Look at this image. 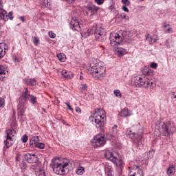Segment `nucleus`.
<instances>
[{"mask_svg": "<svg viewBox=\"0 0 176 176\" xmlns=\"http://www.w3.org/2000/svg\"><path fill=\"white\" fill-rule=\"evenodd\" d=\"M8 52V45L5 43H0V59L6 54Z\"/></svg>", "mask_w": 176, "mask_h": 176, "instance_id": "obj_18", "label": "nucleus"}, {"mask_svg": "<svg viewBox=\"0 0 176 176\" xmlns=\"http://www.w3.org/2000/svg\"><path fill=\"white\" fill-rule=\"evenodd\" d=\"M151 68H153L154 69H156L157 68V63H151L150 65Z\"/></svg>", "mask_w": 176, "mask_h": 176, "instance_id": "obj_42", "label": "nucleus"}, {"mask_svg": "<svg viewBox=\"0 0 176 176\" xmlns=\"http://www.w3.org/2000/svg\"><path fill=\"white\" fill-rule=\"evenodd\" d=\"M126 53L127 52L124 48H118L117 50L118 56H124V54H126Z\"/></svg>", "mask_w": 176, "mask_h": 176, "instance_id": "obj_31", "label": "nucleus"}, {"mask_svg": "<svg viewBox=\"0 0 176 176\" xmlns=\"http://www.w3.org/2000/svg\"><path fill=\"white\" fill-rule=\"evenodd\" d=\"M40 6H45V8H50V2L49 0H38Z\"/></svg>", "mask_w": 176, "mask_h": 176, "instance_id": "obj_27", "label": "nucleus"}, {"mask_svg": "<svg viewBox=\"0 0 176 176\" xmlns=\"http://www.w3.org/2000/svg\"><path fill=\"white\" fill-rule=\"evenodd\" d=\"M48 35H49L50 38H52V39H54V38H56V34L54 33L52 31H50L48 32Z\"/></svg>", "mask_w": 176, "mask_h": 176, "instance_id": "obj_39", "label": "nucleus"}, {"mask_svg": "<svg viewBox=\"0 0 176 176\" xmlns=\"http://www.w3.org/2000/svg\"><path fill=\"white\" fill-rule=\"evenodd\" d=\"M134 82L136 87H142V86L146 87V85L149 86V79H148V77L146 76L135 77Z\"/></svg>", "mask_w": 176, "mask_h": 176, "instance_id": "obj_11", "label": "nucleus"}, {"mask_svg": "<svg viewBox=\"0 0 176 176\" xmlns=\"http://www.w3.org/2000/svg\"><path fill=\"white\" fill-rule=\"evenodd\" d=\"M114 96H116V97H118V98H122V93L120 92V90H114Z\"/></svg>", "mask_w": 176, "mask_h": 176, "instance_id": "obj_34", "label": "nucleus"}, {"mask_svg": "<svg viewBox=\"0 0 176 176\" xmlns=\"http://www.w3.org/2000/svg\"><path fill=\"white\" fill-rule=\"evenodd\" d=\"M104 171H105L106 174L113 175V170L112 168V166L105 165Z\"/></svg>", "mask_w": 176, "mask_h": 176, "instance_id": "obj_28", "label": "nucleus"}, {"mask_svg": "<svg viewBox=\"0 0 176 176\" xmlns=\"http://www.w3.org/2000/svg\"><path fill=\"white\" fill-rule=\"evenodd\" d=\"M122 2L124 6H129V5H130V1L129 0H122Z\"/></svg>", "mask_w": 176, "mask_h": 176, "instance_id": "obj_44", "label": "nucleus"}, {"mask_svg": "<svg viewBox=\"0 0 176 176\" xmlns=\"http://www.w3.org/2000/svg\"><path fill=\"white\" fill-rule=\"evenodd\" d=\"M57 58L59 60V61H61L62 63H64V61H65V54L63 53L58 54Z\"/></svg>", "mask_w": 176, "mask_h": 176, "instance_id": "obj_32", "label": "nucleus"}, {"mask_svg": "<svg viewBox=\"0 0 176 176\" xmlns=\"http://www.w3.org/2000/svg\"><path fill=\"white\" fill-rule=\"evenodd\" d=\"M99 10L100 7L92 3H89L85 7V13L87 16L91 17V16H94V14H96Z\"/></svg>", "mask_w": 176, "mask_h": 176, "instance_id": "obj_12", "label": "nucleus"}, {"mask_svg": "<svg viewBox=\"0 0 176 176\" xmlns=\"http://www.w3.org/2000/svg\"><path fill=\"white\" fill-rule=\"evenodd\" d=\"M24 159L26 160V162H28V163H30V164L36 163V162H38V156H36L35 154H31L30 153H28L26 155H25Z\"/></svg>", "mask_w": 176, "mask_h": 176, "instance_id": "obj_14", "label": "nucleus"}, {"mask_svg": "<svg viewBox=\"0 0 176 176\" xmlns=\"http://www.w3.org/2000/svg\"><path fill=\"white\" fill-rule=\"evenodd\" d=\"M113 135H118V129H113Z\"/></svg>", "mask_w": 176, "mask_h": 176, "instance_id": "obj_50", "label": "nucleus"}, {"mask_svg": "<svg viewBox=\"0 0 176 176\" xmlns=\"http://www.w3.org/2000/svg\"><path fill=\"white\" fill-rule=\"evenodd\" d=\"M6 140H4L5 146L6 148H10L13 145V137L16 134L14 129L6 130Z\"/></svg>", "mask_w": 176, "mask_h": 176, "instance_id": "obj_10", "label": "nucleus"}, {"mask_svg": "<svg viewBox=\"0 0 176 176\" xmlns=\"http://www.w3.org/2000/svg\"><path fill=\"white\" fill-rule=\"evenodd\" d=\"M80 80H82L83 76H80Z\"/></svg>", "mask_w": 176, "mask_h": 176, "instance_id": "obj_59", "label": "nucleus"}, {"mask_svg": "<svg viewBox=\"0 0 176 176\" xmlns=\"http://www.w3.org/2000/svg\"><path fill=\"white\" fill-rule=\"evenodd\" d=\"M93 34H94L96 39L99 41V42H104V41L107 39V36L104 34V28H102L101 25H94L86 32H84L82 35L86 38L90 36V35H93Z\"/></svg>", "mask_w": 176, "mask_h": 176, "instance_id": "obj_5", "label": "nucleus"}, {"mask_svg": "<svg viewBox=\"0 0 176 176\" xmlns=\"http://www.w3.org/2000/svg\"><path fill=\"white\" fill-rule=\"evenodd\" d=\"M151 69L149 67H145L144 69L142 71L143 75H149L151 74Z\"/></svg>", "mask_w": 176, "mask_h": 176, "instance_id": "obj_33", "label": "nucleus"}, {"mask_svg": "<svg viewBox=\"0 0 176 176\" xmlns=\"http://www.w3.org/2000/svg\"><path fill=\"white\" fill-rule=\"evenodd\" d=\"M32 41H33L34 45H35V46H38L39 43V38H38V36L32 37Z\"/></svg>", "mask_w": 176, "mask_h": 176, "instance_id": "obj_35", "label": "nucleus"}, {"mask_svg": "<svg viewBox=\"0 0 176 176\" xmlns=\"http://www.w3.org/2000/svg\"><path fill=\"white\" fill-rule=\"evenodd\" d=\"M36 98H37L35 96L30 94L28 88H25V91L22 93V95L19 98V103L17 105L19 112L24 113L27 108L25 105H27L28 100H30L31 104H36Z\"/></svg>", "mask_w": 176, "mask_h": 176, "instance_id": "obj_3", "label": "nucleus"}, {"mask_svg": "<svg viewBox=\"0 0 176 176\" xmlns=\"http://www.w3.org/2000/svg\"><path fill=\"white\" fill-rule=\"evenodd\" d=\"M70 28H72L73 31L79 32L82 30V25L76 18H73L70 22Z\"/></svg>", "mask_w": 176, "mask_h": 176, "instance_id": "obj_13", "label": "nucleus"}, {"mask_svg": "<svg viewBox=\"0 0 176 176\" xmlns=\"http://www.w3.org/2000/svg\"><path fill=\"white\" fill-rule=\"evenodd\" d=\"M165 45L167 47H170V38H168L165 41Z\"/></svg>", "mask_w": 176, "mask_h": 176, "instance_id": "obj_47", "label": "nucleus"}, {"mask_svg": "<svg viewBox=\"0 0 176 176\" xmlns=\"http://www.w3.org/2000/svg\"><path fill=\"white\" fill-rule=\"evenodd\" d=\"M1 34H2V28H1V27H0V35H1Z\"/></svg>", "mask_w": 176, "mask_h": 176, "instance_id": "obj_58", "label": "nucleus"}, {"mask_svg": "<svg viewBox=\"0 0 176 176\" xmlns=\"http://www.w3.org/2000/svg\"><path fill=\"white\" fill-rule=\"evenodd\" d=\"M123 42V36L122 33H114L110 35V45L112 47H118Z\"/></svg>", "mask_w": 176, "mask_h": 176, "instance_id": "obj_8", "label": "nucleus"}, {"mask_svg": "<svg viewBox=\"0 0 176 176\" xmlns=\"http://www.w3.org/2000/svg\"><path fill=\"white\" fill-rule=\"evenodd\" d=\"M65 104L67 105L68 109H69V111H74V109H72L71 107V105L69 104V102H65Z\"/></svg>", "mask_w": 176, "mask_h": 176, "instance_id": "obj_49", "label": "nucleus"}, {"mask_svg": "<svg viewBox=\"0 0 176 176\" xmlns=\"http://www.w3.org/2000/svg\"><path fill=\"white\" fill-rule=\"evenodd\" d=\"M76 174H78V175H83V174H85V167L82 166H78Z\"/></svg>", "mask_w": 176, "mask_h": 176, "instance_id": "obj_29", "label": "nucleus"}, {"mask_svg": "<svg viewBox=\"0 0 176 176\" xmlns=\"http://www.w3.org/2000/svg\"><path fill=\"white\" fill-rule=\"evenodd\" d=\"M76 112H77L78 113H82V109H80V107H76Z\"/></svg>", "mask_w": 176, "mask_h": 176, "instance_id": "obj_48", "label": "nucleus"}, {"mask_svg": "<svg viewBox=\"0 0 176 176\" xmlns=\"http://www.w3.org/2000/svg\"><path fill=\"white\" fill-rule=\"evenodd\" d=\"M5 107V99L0 98V111Z\"/></svg>", "mask_w": 176, "mask_h": 176, "instance_id": "obj_36", "label": "nucleus"}, {"mask_svg": "<svg viewBox=\"0 0 176 176\" xmlns=\"http://www.w3.org/2000/svg\"><path fill=\"white\" fill-rule=\"evenodd\" d=\"M146 41H148L151 45L155 43V42H157L159 41V37L156 34H153V36H151L149 34H146L145 36Z\"/></svg>", "mask_w": 176, "mask_h": 176, "instance_id": "obj_16", "label": "nucleus"}, {"mask_svg": "<svg viewBox=\"0 0 176 176\" xmlns=\"http://www.w3.org/2000/svg\"><path fill=\"white\" fill-rule=\"evenodd\" d=\"M8 19H10V20H13V12H10L8 13V14H7Z\"/></svg>", "mask_w": 176, "mask_h": 176, "instance_id": "obj_46", "label": "nucleus"}, {"mask_svg": "<svg viewBox=\"0 0 176 176\" xmlns=\"http://www.w3.org/2000/svg\"><path fill=\"white\" fill-rule=\"evenodd\" d=\"M120 116L122 118H128V116H131L133 115V111L129 110L128 108H124L119 113Z\"/></svg>", "mask_w": 176, "mask_h": 176, "instance_id": "obj_17", "label": "nucleus"}, {"mask_svg": "<svg viewBox=\"0 0 176 176\" xmlns=\"http://www.w3.org/2000/svg\"><path fill=\"white\" fill-rule=\"evenodd\" d=\"M51 166L54 173L57 175H65L72 170L71 162L66 158L54 157L52 160Z\"/></svg>", "mask_w": 176, "mask_h": 176, "instance_id": "obj_1", "label": "nucleus"}, {"mask_svg": "<svg viewBox=\"0 0 176 176\" xmlns=\"http://www.w3.org/2000/svg\"><path fill=\"white\" fill-rule=\"evenodd\" d=\"M163 30L164 34H173L174 32L173 28L168 23H164Z\"/></svg>", "mask_w": 176, "mask_h": 176, "instance_id": "obj_20", "label": "nucleus"}, {"mask_svg": "<svg viewBox=\"0 0 176 176\" xmlns=\"http://www.w3.org/2000/svg\"><path fill=\"white\" fill-rule=\"evenodd\" d=\"M80 89L82 93H85V91H86V89H87V85H82Z\"/></svg>", "mask_w": 176, "mask_h": 176, "instance_id": "obj_43", "label": "nucleus"}, {"mask_svg": "<svg viewBox=\"0 0 176 176\" xmlns=\"http://www.w3.org/2000/svg\"><path fill=\"white\" fill-rule=\"evenodd\" d=\"M104 156L108 160H110V162H116V155L111 148L105 150Z\"/></svg>", "mask_w": 176, "mask_h": 176, "instance_id": "obj_15", "label": "nucleus"}, {"mask_svg": "<svg viewBox=\"0 0 176 176\" xmlns=\"http://www.w3.org/2000/svg\"><path fill=\"white\" fill-rule=\"evenodd\" d=\"M8 72V67L6 65H1L0 66V75H5ZM0 79L1 78L0 77Z\"/></svg>", "mask_w": 176, "mask_h": 176, "instance_id": "obj_30", "label": "nucleus"}, {"mask_svg": "<svg viewBox=\"0 0 176 176\" xmlns=\"http://www.w3.org/2000/svg\"><path fill=\"white\" fill-rule=\"evenodd\" d=\"M129 176H144L142 170L138 169L136 172H133L131 170L129 174Z\"/></svg>", "mask_w": 176, "mask_h": 176, "instance_id": "obj_26", "label": "nucleus"}, {"mask_svg": "<svg viewBox=\"0 0 176 176\" xmlns=\"http://www.w3.org/2000/svg\"><path fill=\"white\" fill-rule=\"evenodd\" d=\"M19 19H21L22 23H24V21H25V19L24 18V16H20Z\"/></svg>", "mask_w": 176, "mask_h": 176, "instance_id": "obj_51", "label": "nucleus"}, {"mask_svg": "<svg viewBox=\"0 0 176 176\" xmlns=\"http://www.w3.org/2000/svg\"><path fill=\"white\" fill-rule=\"evenodd\" d=\"M167 175L169 176L174 175L175 174V166H170L166 170Z\"/></svg>", "mask_w": 176, "mask_h": 176, "instance_id": "obj_25", "label": "nucleus"}, {"mask_svg": "<svg viewBox=\"0 0 176 176\" xmlns=\"http://www.w3.org/2000/svg\"><path fill=\"white\" fill-rule=\"evenodd\" d=\"M118 126L116 125H113V126L112 127V130H117Z\"/></svg>", "mask_w": 176, "mask_h": 176, "instance_id": "obj_55", "label": "nucleus"}, {"mask_svg": "<svg viewBox=\"0 0 176 176\" xmlns=\"http://www.w3.org/2000/svg\"><path fill=\"white\" fill-rule=\"evenodd\" d=\"M106 176H113L111 173L106 174Z\"/></svg>", "mask_w": 176, "mask_h": 176, "instance_id": "obj_56", "label": "nucleus"}, {"mask_svg": "<svg viewBox=\"0 0 176 176\" xmlns=\"http://www.w3.org/2000/svg\"><path fill=\"white\" fill-rule=\"evenodd\" d=\"M146 87H150V89H153L155 87V83L149 80V85H146Z\"/></svg>", "mask_w": 176, "mask_h": 176, "instance_id": "obj_40", "label": "nucleus"}, {"mask_svg": "<svg viewBox=\"0 0 176 176\" xmlns=\"http://www.w3.org/2000/svg\"><path fill=\"white\" fill-rule=\"evenodd\" d=\"M112 163H114V164H116V166L118 167V168H120V170H122V168H123V166H124V163H123V161L121 159H118V157H116V161L112 162Z\"/></svg>", "mask_w": 176, "mask_h": 176, "instance_id": "obj_22", "label": "nucleus"}, {"mask_svg": "<svg viewBox=\"0 0 176 176\" xmlns=\"http://www.w3.org/2000/svg\"><path fill=\"white\" fill-rule=\"evenodd\" d=\"M90 120H94L97 129L104 127L105 122H107L105 110L102 109H96L94 116L90 117Z\"/></svg>", "mask_w": 176, "mask_h": 176, "instance_id": "obj_6", "label": "nucleus"}, {"mask_svg": "<svg viewBox=\"0 0 176 176\" xmlns=\"http://www.w3.org/2000/svg\"><path fill=\"white\" fill-rule=\"evenodd\" d=\"M156 127H159L162 135L164 137H170L176 131L175 124L173 121L162 122V120L157 121Z\"/></svg>", "mask_w": 176, "mask_h": 176, "instance_id": "obj_4", "label": "nucleus"}, {"mask_svg": "<svg viewBox=\"0 0 176 176\" xmlns=\"http://www.w3.org/2000/svg\"><path fill=\"white\" fill-rule=\"evenodd\" d=\"M122 9L124 12H126V13H129V8H127V6H123L122 7Z\"/></svg>", "mask_w": 176, "mask_h": 176, "instance_id": "obj_45", "label": "nucleus"}, {"mask_svg": "<svg viewBox=\"0 0 176 176\" xmlns=\"http://www.w3.org/2000/svg\"><path fill=\"white\" fill-rule=\"evenodd\" d=\"M126 135L132 140L133 142L139 148V149L142 148L143 144L141 141L142 140V135L133 132L131 129L126 130Z\"/></svg>", "mask_w": 176, "mask_h": 176, "instance_id": "obj_7", "label": "nucleus"}, {"mask_svg": "<svg viewBox=\"0 0 176 176\" xmlns=\"http://www.w3.org/2000/svg\"><path fill=\"white\" fill-rule=\"evenodd\" d=\"M107 142V139L102 135H96L94 137L91 143L94 148L104 146Z\"/></svg>", "mask_w": 176, "mask_h": 176, "instance_id": "obj_9", "label": "nucleus"}, {"mask_svg": "<svg viewBox=\"0 0 176 176\" xmlns=\"http://www.w3.org/2000/svg\"><path fill=\"white\" fill-rule=\"evenodd\" d=\"M0 9H3L2 8V3L0 1Z\"/></svg>", "mask_w": 176, "mask_h": 176, "instance_id": "obj_57", "label": "nucleus"}, {"mask_svg": "<svg viewBox=\"0 0 176 176\" xmlns=\"http://www.w3.org/2000/svg\"><path fill=\"white\" fill-rule=\"evenodd\" d=\"M141 2H142V1H144V0H140Z\"/></svg>", "mask_w": 176, "mask_h": 176, "instance_id": "obj_61", "label": "nucleus"}, {"mask_svg": "<svg viewBox=\"0 0 176 176\" xmlns=\"http://www.w3.org/2000/svg\"><path fill=\"white\" fill-rule=\"evenodd\" d=\"M174 98H176V95L174 96Z\"/></svg>", "mask_w": 176, "mask_h": 176, "instance_id": "obj_60", "label": "nucleus"}, {"mask_svg": "<svg viewBox=\"0 0 176 176\" xmlns=\"http://www.w3.org/2000/svg\"><path fill=\"white\" fill-rule=\"evenodd\" d=\"M22 142H23V144H25V142H27L28 141V136L27 135H24L22 138Z\"/></svg>", "mask_w": 176, "mask_h": 176, "instance_id": "obj_41", "label": "nucleus"}, {"mask_svg": "<svg viewBox=\"0 0 176 176\" xmlns=\"http://www.w3.org/2000/svg\"><path fill=\"white\" fill-rule=\"evenodd\" d=\"M88 74L98 80H102L107 75V68L98 63V59H94L88 68Z\"/></svg>", "mask_w": 176, "mask_h": 176, "instance_id": "obj_2", "label": "nucleus"}, {"mask_svg": "<svg viewBox=\"0 0 176 176\" xmlns=\"http://www.w3.org/2000/svg\"><path fill=\"white\" fill-rule=\"evenodd\" d=\"M16 162H20L21 159H20V155H17L16 157Z\"/></svg>", "mask_w": 176, "mask_h": 176, "instance_id": "obj_54", "label": "nucleus"}, {"mask_svg": "<svg viewBox=\"0 0 176 176\" xmlns=\"http://www.w3.org/2000/svg\"><path fill=\"white\" fill-rule=\"evenodd\" d=\"M109 9L110 10H113L115 9V6L114 5H111L109 6Z\"/></svg>", "mask_w": 176, "mask_h": 176, "instance_id": "obj_53", "label": "nucleus"}, {"mask_svg": "<svg viewBox=\"0 0 176 176\" xmlns=\"http://www.w3.org/2000/svg\"><path fill=\"white\" fill-rule=\"evenodd\" d=\"M61 74L65 79H72L74 78V73L72 72L67 71L66 69H63Z\"/></svg>", "mask_w": 176, "mask_h": 176, "instance_id": "obj_19", "label": "nucleus"}, {"mask_svg": "<svg viewBox=\"0 0 176 176\" xmlns=\"http://www.w3.org/2000/svg\"><path fill=\"white\" fill-rule=\"evenodd\" d=\"M122 19H124L125 20H129V16L124 14H122Z\"/></svg>", "mask_w": 176, "mask_h": 176, "instance_id": "obj_52", "label": "nucleus"}, {"mask_svg": "<svg viewBox=\"0 0 176 176\" xmlns=\"http://www.w3.org/2000/svg\"><path fill=\"white\" fill-rule=\"evenodd\" d=\"M64 1H67V0H64Z\"/></svg>", "mask_w": 176, "mask_h": 176, "instance_id": "obj_62", "label": "nucleus"}, {"mask_svg": "<svg viewBox=\"0 0 176 176\" xmlns=\"http://www.w3.org/2000/svg\"><path fill=\"white\" fill-rule=\"evenodd\" d=\"M39 142V137L38 136H32L30 138V145H32L33 146H35L37 145V144Z\"/></svg>", "mask_w": 176, "mask_h": 176, "instance_id": "obj_24", "label": "nucleus"}, {"mask_svg": "<svg viewBox=\"0 0 176 176\" xmlns=\"http://www.w3.org/2000/svg\"><path fill=\"white\" fill-rule=\"evenodd\" d=\"M95 3L98 6H101L104 4V2H105V0H94Z\"/></svg>", "mask_w": 176, "mask_h": 176, "instance_id": "obj_38", "label": "nucleus"}, {"mask_svg": "<svg viewBox=\"0 0 176 176\" xmlns=\"http://www.w3.org/2000/svg\"><path fill=\"white\" fill-rule=\"evenodd\" d=\"M36 148H39V149H45V144L38 142L37 145L35 146Z\"/></svg>", "mask_w": 176, "mask_h": 176, "instance_id": "obj_37", "label": "nucleus"}, {"mask_svg": "<svg viewBox=\"0 0 176 176\" xmlns=\"http://www.w3.org/2000/svg\"><path fill=\"white\" fill-rule=\"evenodd\" d=\"M23 82L28 86H35L36 85V80L34 78H25Z\"/></svg>", "mask_w": 176, "mask_h": 176, "instance_id": "obj_21", "label": "nucleus"}, {"mask_svg": "<svg viewBox=\"0 0 176 176\" xmlns=\"http://www.w3.org/2000/svg\"><path fill=\"white\" fill-rule=\"evenodd\" d=\"M0 18L1 20H4V21H8L9 20V18L8 17V12L5 10L0 9Z\"/></svg>", "mask_w": 176, "mask_h": 176, "instance_id": "obj_23", "label": "nucleus"}]
</instances>
